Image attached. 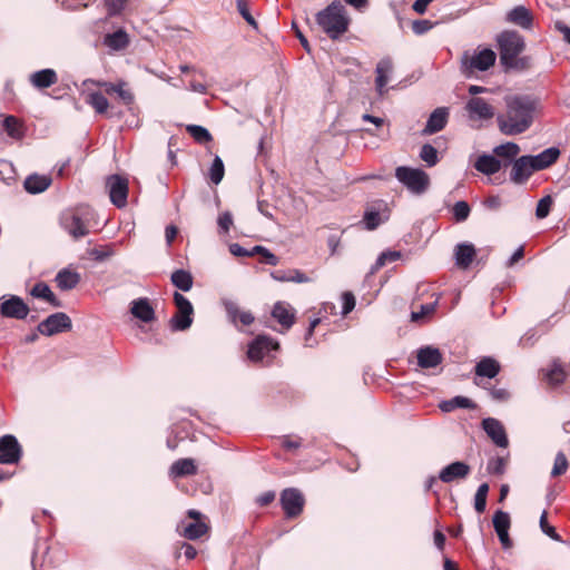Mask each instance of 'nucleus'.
I'll list each match as a JSON object with an SVG mask.
<instances>
[{
    "instance_id": "obj_1",
    "label": "nucleus",
    "mask_w": 570,
    "mask_h": 570,
    "mask_svg": "<svg viewBox=\"0 0 570 570\" xmlns=\"http://www.w3.org/2000/svg\"><path fill=\"white\" fill-rule=\"evenodd\" d=\"M537 99L528 95H515L505 99L507 110L497 117L500 131L515 136L527 131L533 124Z\"/></svg>"
},
{
    "instance_id": "obj_2",
    "label": "nucleus",
    "mask_w": 570,
    "mask_h": 570,
    "mask_svg": "<svg viewBox=\"0 0 570 570\" xmlns=\"http://www.w3.org/2000/svg\"><path fill=\"white\" fill-rule=\"evenodd\" d=\"M315 20L332 40H336L345 33L351 21L344 4L338 0L331 2L325 9L318 11Z\"/></svg>"
},
{
    "instance_id": "obj_3",
    "label": "nucleus",
    "mask_w": 570,
    "mask_h": 570,
    "mask_svg": "<svg viewBox=\"0 0 570 570\" xmlns=\"http://www.w3.org/2000/svg\"><path fill=\"white\" fill-rule=\"evenodd\" d=\"M500 62L505 68L517 67V58L524 49V39L518 31L505 30L498 38Z\"/></svg>"
},
{
    "instance_id": "obj_4",
    "label": "nucleus",
    "mask_w": 570,
    "mask_h": 570,
    "mask_svg": "<svg viewBox=\"0 0 570 570\" xmlns=\"http://www.w3.org/2000/svg\"><path fill=\"white\" fill-rule=\"evenodd\" d=\"M90 212L88 209L67 210L61 214V227L73 238L89 234Z\"/></svg>"
},
{
    "instance_id": "obj_5",
    "label": "nucleus",
    "mask_w": 570,
    "mask_h": 570,
    "mask_svg": "<svg viewBox=\"0 0 570 570\" xmlns=\"http://www.w3.org/2000/svg\"><path fill=\"white\" fill-rule=\"evenodd\" d=\"M395 177L411 193L416 195L425 193L430 185L429 175L419 168L400 166L395 169Z\"/></svg>"
},
{
    "instance_id": "obj_6",
    "label": "nucleus",
    "mask_w": 570,
    "mask_h": 570,
    "mask_svg": "<svg viewBox=\"0 0 570 570\" xmlns=\"http://www.w3.org/2000/svg\"><path fill=\"white\" fill-rule=\"evenodd\" d=\"M173 299L176 306V314L170 318V328L175 332L188 330L193 324L194 307L190 301L179 292H175Z\"/></svg>"
},
{
    "instance_id": "obj_7",
    "label": "nucleus",
    "mask_w": 570,
    "mask_h": 570,
    "mask_svg": "<svg viewBox=\"0 0 570 570\" xmlns=\"http://www.w3.org/2000/svg\"><path fill=\"white\" fill-rule=\"evenodd\" d=\"M278 348L279 344L277 341L268 335H258L248 344L247 357L250 362L254 363L263 362L265 358H269L267 361L269 363L274 357L272 352H276Z\"/></svg>"
},
{
    "instance_id": "obj_8",
    "label": "nucleus",
    "mask_w": 570,
    "mask_h": 570,
    "mask_svg": "<svg viewBox=\"0 0 570 570\" xmlns=\"http://www.w3.org/2000/svg\"><path fill=\"white\" fill-rule=\"evenodd\" d=\"M29 312V306L20 296L2 295L0 297V314L2 317L24 320Z\"/></svg>"
},
{
    "instance_id": "obj_9",
    "label": "nucleus",
    "mask_w": 570,
    "mask_h": 570,
    "mask_svg": "<svg viewBox=\"0 0 570 570\" xmlns=\"http://www.w3.org/2000/svg\"><path fill=\"white\" fill-rule=\"evenodd\" d=\"M72 323L70 317L63 313L58 312L49 315L37 326V331L45 336H52L62 332L70 331Z\"/></svg>"
},
{
    "instance_id": "obj_10",
    "label": "nucleus",
    "mask_w": 570,
    "mask_h": 570,
    "mask_svg": "<svg viewBox=\"0 0 570 570\" xmlns=\"http://www.w3.org/2000/svg\"><path fill=\"white\" fill-rule=\"evenodd\" d=\"M497 55L490 48H484L479 52L470 53L465 51L462 56V66L470 70L485 71L495 62Z\"/></svg>"
},
{
    "instance_id": "obj_11",
    "label": "nucleus",
    "mask_w": 570,
    "mask_h": 570,
    "mask_svg": "<svg viewBox=\"0 0 570 570\" xmlns=\"http://www.w3.org/2000/svg\"><path fill=\"white\" fill-rule=\"evenodd\" d=\"M281 505L288 519L298 517L303 512L304 497L296 488H287L281 493Z\"/></svg>"
},
{
    "instance_id": "obj_12",
    "label": "nucleus",
    "mask_w": 570,
    "mask_h": 570,
    "mask_svg": "<svg viewBox=\"0 0 570 570\" xmlns=\"http://www.w3.org/2000/svg\"><path fill=\"white\" fill-rule=\"evenodd\" d=\"M22 456V448L17 438L6 434L0 438V464H17Z\"/></svg>"
},
{
    "instance_id": "obj_13",
    "label": "nucleus",
    "mask_w": 570,
    "mask_h": 570,
    "mask_svg": "<svg viewBox=\"0 0 570 570\" xmlns=\"http://www.w3.org/2000/svg\"><path fill=\"white\" fill-rule=\"evenodd\" d=\"M110 202L118 208L127 205L128 180L119 175H111L107 179Z\"/></svg>"
},
{
    "instance_id": "obj_14",
    "label": "nucleus",
    "mask_w": 570,
    "mask_h": 570,
    "mask_svg": "<svg viewBox=\"0 0 570 570\" xmlns=\"http://www.w3.org/2000/svg\"><path fill=\"white\" fill-rule=\"evenodd\" d=\"M465 110L471 120H489L494 116V108L480 97H472L465 104Z\"/></svg>"
},
{
    "instance_id": "obj_15",
    "label": "nucleus",
    "mask_w": 570,
    "mask_h": 570,
    "mask_svg": "<svg viewBox=\"0 0 570 570\" xmlns=\"http://www.w3.org/2000/svg\"><path fill=\"white\" fill-rule=\"evenodd\" d=\"M471 466L463 461H454L442 468L439 472V480L443 483H452L468 478Z\"/></svg>"
},
{
    "instance_id": "obj_16",
    "label": "nucleus",
    "mask_w": 570,
    "mask_h": 570,
    "mask_svg": "<svg viewBox=\"0 0 570 570\" xmlns=\"http://www.w3.org/2000/svg\"><path fill=\"white\" fill-rule=\"evenodd\" d=\"M482 429L492 442L499 448H507L509 445L508 435L503 424L494 417H485L482 420Z\"/></svg>"
},
{
    "instance_id": "obj_17",
    "label": "nucleus",
    "mask_w": 570,
    "mask_h": 570,
    "mask_svg": "<svg viewBox=\"0 0 570 570\" xmlns=\"http://www.w3.org/2000/svg\"><path fill=\"white\" fill-rule=\"evenodd\" d=\"M530 160V167L534 171L543 170L553 165L559 156L560 149L558 147H549L538 155H527Z\"/></svg>"
},
{
    "instance_id": "obj_18",
    "label": "nucleus",
    "mask_w": 570,
    "mask_h": 570,
    "mask_svg": "<svg viewBox=\"0 0 570 570\" xmlns=\"http://www.w3.org/2000/svg\"><path fill=\"white\" fill-rule=\"evenodd\" d=\"M416 358L420 367L433 368L442 363L443 355L438 347L426 345L417 350Z\"/></svg>"
},
{
    "instance_id": "obj_19",
    "label": "nucleus",
    "mask_w": 570,
    "mask_h": 570,
    "mask_svg": "<svg viewBox=\"0 0 570 570\" xmlns=\"http://www.w3.org/2000/svg\"><path fill=\"white\" fill-rule=\"evenodd\" d=\"M511 164L510 180L517 185L524 184L534 173L530 167V160L527 155L514 159Z\"/></svg>"
},
{
    "instance_id": "obj_20",
    "label": "nucleus",
    "mask_w": 570,
    "mask_h": 570,
    "mask_svg": "<svg viewBox=\"0 0 570 570\" xmlns=\"http://www.w3.org/2000/svg\"><path fill=\"white\" fill-rule=\"evenodd\" d=\"M295 309L286 302H276L272 308V316L284 330H289L295 323Z\"/></svg>"
},
{
    "instance_id": "obj_21",
    "label": "nucleus",
    "mask_w": 570,
    "mask_h": 570,
    "mask_svg": "<svg viewBox=\"0 0 570 570\" xmlns=\"http://www.w3.org/2000/svg\"><path fill=\"white\" fill-rule=\"evenodd\" d=\"M449 108L439 107L434 109L428 118L423 134L433 135L441 131L448 124Z\"/></svg>"
},
{
    "instance_id": "obj_22",
    "label": "nucleus",
    "mask_w": 570,
    "mask_h": 570,
    "mask_svg": "<svg viewBox=\"0 0 570 570\" xmlns=\"http://www.w3.org/2000/svg\"><path fill=\"white\" fill-rule=\"evenodd\" d=\"M130 313L134 317L144 323H150L155 320V309L146 297H140L131 302Z\"/></svg>"
},
{
    "instance_id": "obj_23",
    "label": "nucleus",
    "mask_w": 570,
    "mask_h": 570,
    "mask_svg": "<svg viewBox=\"0 0 570 570\" xmlns=\"http://www.w3.org/2000/svg\"><path fill=\"white\" fill-rule=\"evenodd\" d=\"M505 20L523 29H530L532 27L533 16L527 7L517 6L507 13Z\"/></svg>"
},
{
    "instance_id": "obj_24",
    "label": "nucleus",
    "mask_w": 570,
    "mask_h": 570,
    "mask_svg": "<svg viewBox=\"0 0 570 570\" xmlns=\"http://www.w3.org/2000/svg\"><path fill=\"white\" fill-rule=\"evenodd\" d=\"M502 167V161L494 155L482 154L474 163V168L483 175L497 174Z\"/></svg>"
},
{
    "instance_id": "obj_25",
    "label": "nucleus",
    "mask_w": 570,
    "mask_h": 570,
    "mask_svg": "<svg viewBox=\"0 0 570 570\" xmlns=\"http://www.w3.org/2000/svg\"><path fill=\"white\" fill-rule=\"evenodd\" d=\"M392 70H393V62H392L391 58H389V57L381 59L376 65L375 87H376V90L380 96H382L385 92L384 88H385L386 83L389 82L387 76H389V73L392 72Z\"/></svg>"
},
{
    "instance_id": "obj_26",
    "label": "nucleus",
    "mask_w": 570,
    "mask_h": 570,
    "mask_svg": "<svg viewBox=\"0 0 570 570\" xmlns=\"http://www.w3.org/2000/svg\"><path fill=\"white\" fill-rule=\"evenodd\" d=\"M51 183V178L47 175L31 174L24 179L23 187L27 193L37 195L47 190Z\"/></svg>"
},
{
    "instance_id": "obj_27",
    "label": "nucleus",
    "mask_w": 570,
    "mask_h": 570,
    "mask_svg": "<svg viewBox=\"0 0 570 570\" xmlns=\"http://www.w3.org/2000/svg\"><path fill=\"white\" fill-rule=\"evenodd\" d=\"M224 307L229 321L236 324L237 321L244 326H248L254 322V315L248 311H240L238 305L233 301H224Z\"/></svg>"
},
{
    "instance_id": "obj_28",
    "label": "nucleus",
    "mask_w": 570,
    "mask_h": 570,
    "mask_svg": "<svg viewBox=\"0 0 570 570\" xmlns=\"http://www.w3.org/2000/svg\"><path fill=\"white\" fill-rule=\"evenodd\" d=\"M58 81L57 72L51 68L41 69L30 76V82L38 89H46Z\"/></svg>"
},
{
    "instance_id": "obj_29",
    "label": "nucleus",
    "mask_w": 570,
    "mask_h": 570,
    "mask_svg": "<svg viewBox=\"0 0 570 570\" xmlns=\"http://www.w3.org/2000/svg\"><path fill=\"white\" fill-rule=\"evenodd\" d=\"M500 364L491 356L482 357L475 365L474 372L476 376L493 379L500 372Z\"/></svg>"
},
{
    "instance_id": "obj_30",
    "label": "nucleus",
    "mask_w": 570,
    "mask_h": 570,
    "mask_svg": "<svg viewBox=\"0 0 570 570\" xmlns=\"http://www.w3.org/2000/svg\"><path fill=\"white\" fill-rule=\"evenodd\" d=\"M55 282L61 291H70L79 284L80 274L69 268H62L56 275Z\"/></svg>"
},
{
    "instance_id": "obj_31",
    "label": "nucleus",
    "mask_w": 570,
    "mask_h": 570,
    "mask_svg": "<svg viewBox=\"0 0 570 570\" xmlns=\"http://www.w3.org/2000/svg\"><path fill=\"white\" fill-rule=\"evenodd\" d=\"M454 255L455 264L461 268H468L475 256V248L470 243H461L456 245Z\"/></svg>"
},
{
    "instance_id": "obj_32",
    "label": "nucleus",
    "mask_w": 570,
    "mask_h": 570,
    "mask_svg": "<svg viewBox=\"0 0 570 570\" xmlns=\"http://www.w3.org/2000/svg\"><path fill=\"white\" fill-rule=\"evenodd\" d=\"M104 45L115 51L124 50L129 45V37L124 29H118L104 37Z\"/></svg>"
},
{
    "instance_id": "obj_33",
    "label": "nucleus",
    "mask_w": 570,
    "mask_h": 570,
    "mask_svg": "<svg viewBox=\"0 0 570 570\" xmlns=\"http://www.w3.org/2000/svg\"><path fill=\"white\" fill-rule=\"evenodd\" d=\"M197 471L194 460L191 459H179L175 461L169 470L170 475L175 478H181L193 475Z\"/></svg>"
},
{
    "instance_id": "obj_34",
    "label": "nucleus",
    "mask_w": 570,
    "mask_h": 570,
    "mask_svg": "<svg viewBox=\"0 0 570 570\" xmlns=\"http://www.w3.org/2000/svg\"><path fill=\"white\" fill-rule=\"evenodd\" d=\"M442 412L449 413L454 411L455 409H474L475 404L472 400L465 396H454L450 400L442 401L439 405Z\"/></svg>"
},
{
    "instance_id": "obj_35",
    "label": "nucleus",
    "mask_w": 570,
    "mask_h": 570,
    "mask_svg": "<svg viewBox=\"0 0 570 570\" xmlns=\"http://www.w3.org/2000/svg\"><path fill=\"white\" fill-rule=\"evenodd\" d=\"M30 295L36 298H42L55 307H60L61 304L52 293L51 288L45 282H38L30 291Z\"/></svg>"
},
{
    "instance_id": "obj_36",
    "label": "nucleus",
    "mask_w": 570,
    "mask_h": 570,
    "mask_svg": "<svg viewBox=\"0 0 570 570\" xmlns=\"http://www.w3.org/2000/svg\"><path fill=\"white\" fill-rule=\"evenodd\" d=\"M170 281L175 287L183 292H189L194 284L191 273L181 268L173 272Z\"/></svg>"
},
{
    "instance_id": "obj_37",
    "label": "nucleus",
    "mask_w": 570,
    "mask_h": 570,
    "mask_svg": "<svg viewBox=\"0 0 570 570\" xmlns=\"http://www.w3.org/2000/svg\"><path fill=\"white\" fill-rule=\"evenodd\" d=\"M519 153H520L519 145L515 142H512V141L501 144L493 148V154L497 156V158L500 157V158L508 159L509 164H511L514 159H517L515 157L518 156ZM505 165H508V163Z\"/></svg>"
},
{
    "instance_id": "obj_38",
    "label": "nucleus",
    "mask_w": 570,
    "mask_h": 570,
    "mask_svg": "<svg viewBox=\"0 0 570 570\" xmlns=\"http://www.w3.org/2000/svg\"><path fill=\"white\" fill-rule=\"evenodd\" d=\"M3 128L9 137L13 139H21L24 136V130L21 121L14 116H7L3 119Z\"/></svg>"
},
{
    "instance_id": "obj_39",
    "label": "nucleus",
    "mask_w": 570,
    "mask_h": 570,
    "mask_svg": "<svg viewBox=\"0 0 570 570\" xmlns=\"http://www.w3.org/2000/svg\"><path fill=\"white\" fill-rule=\"evenodd\" d=\"M87 104L90 105L97 114H106L109 108L108 99L100 92L95 91L88 95Z\"/></svg>"
},
{
    "instance_id": "obj_40",
    "label": "nucleus",
    "mask_w": 570,
    "mask_h": 570,
    "mask_svg": "<svg viewBox=\"0 0 570 570\" xmlns=\"http://www.w3.org/2000/svg\"><path fill=\"white\" fill-rule=\"evenodd\" d=\"M401 257V252L399 250H385L382 252L376 258L375 263L372 265L370 273L374 274L380 268L385 266L387 263L396 262Z\"/></svg>"
},
{
    "instance_id": "obj_41",
    "label": "nucleus",
    "mask_w": 570,
    "mask_h": 570,
    "mask_svg": "<svg viewBox=\"0 0 570 570\" xmlns=\"http://www.w3.org/2000/svg\"><path fill=\"white\" fill-rule=\"evenodd\" d=\"M186 130L198 144H206L213 139L208 129L200 125H188Z\"/></svg>"
},
{
    "instance_id": "obj_42",
    "label": "nucleus",
    "mask_w": 570,
    "mask_h": 570,
    "mask_svg": "<svg viewBox=\"0 0 570 570\" xmlns=\"http://www.w3.org/2000/svg\"><path fill=\"white\" fill-rule=\"evenodd\" d=\"M492 522L497 533L509 531L511 524L509 513L502 510L494 512Z\"/></svg>"
},
{
    "instance_id": "obj_43",
    "label": "nucleus",
    "mask_w": 570,
    "mask_h": 570,
    "mask_svg": "<svg viewBox=\"0 0 570 570\" xmlns=\"http://www.w3.org/2000/svg\"><path fill=\"white\" fill-rule=\"evenodd\" d=\"M224 174H225L224 163L219 156H215L213 164L209 168L210 181L214 185H218L223 180Z\"/></svg>"
},
{
    "instance_id": "obj_44",
    "label": "nucleus",
    "mask_w": 570,
    "mask_h": 570,
    "mask_svg": "<svg viewBox=\"0 0 570 570\" xmlns=\"http://www.w3.org/2000/svg\"><path fill=\"white\" fill-rule=\"evenodd\" d=\"M384 205L383 202L379 203L377 208H367L364 213V223L368 230L375 229L381 224L380 207Z\"/></svg>"
},
{
    "instance_id": "obj_45",
    "label": "nucleus",
    "mask_w": 570,
    "mask_h": 570,
    "mask_svg": "<svg viewBox=\"0 0 570 570\" xmlns=\"http://www.w3.org/2000/svg\"><path fill=\"white\" fill-rule=\"evenodd\" d=\"M420 158L426 163L429 167L435 166L439 163L436 148L431 144H424L420 150Z\"/></svg>"
},
{
    "instance_id": "obj_46",
    "label": "nucleus",
    "mask_w": 570,
    "mask_h": 570,
    "mask_svg": "<svg viewBox=\"0 0 570 570\" xmlns=\"http://www.w3.org/2000/svg\"><path fill=\"white\" fill-rule=\"evenodd\" d=\"M207 525L203 522L189 523L184 530V537L189 540H197L207 532Z\"/></svg>"
},
{
    "instance_id": "obj_47",
    "label": "nucleus",
    "mask_w": 570,
    "mask_h": 570,
    "mask_svg": "<svg viewBox=\"0 0 570 570\" xmlns=\"http://www.w3.org/2000/svg\"><path fill=\"white\" fill-rule=\"evenodd\" d=\"M116 92L118 97L126 104L131 105L134 102V95L131 91L124 88V83H109V87L107 88V92Z\"/></svg>"
},
{
    "instance_id": "obj_48",
    "label": "nucleus",
    "mask_w": 570,
    "mask_h": 570,
    "mask_svg": "<svg viewBox=\"0 0 570 570\" xmlns=\"http://www.w3.org/2000/svg\"><path fill=\"white\" fill-rule=\"evenodd\" d=\"M470 212V205L465 200L456 202L452 208L456 222H464L469 217Z\"/></svg>"
},
{
    "instance_id": "obj_49",
    "label": "nucleus",
    "mask_w": 570,
    "mask_h": 570,
    "mask_svg": "<svg viewBox=\"0 0 570 570\" xmlns=\"http://www.w3.org/2000/svg\"><path fill=\"white\" fill-rule=\"evenodd\" d=\"M568 469V460L563 452H558L554 458L553 468L551 470V476L556 478L563 474Z\"/></svg>"
},
{
    "instance_id": "obj_50",
    "label": "nucleus",
    "mask_w": 570,
    "mask_h": 570,
    "mask_svg": "<svg viewBox=\"0 0 570 570\" xmlns=\"http://www.w3.org/2000/svg\"><path fill=\"white\" fill-rule=\"evenodd\" d=\"M553 204V199L550 195H547L544 197H542L539 202H538V205H537V208H535V216L539 218V219H542V218H546L550 210H551V206Z\"/></svg>"
},
{
    "instance_id": "obj_51",
    "label": "nucleus",
    "mask_w": 570,
    "mask_h": 570,
    "mask_svg": "<svg viewBox=\"0 0 570 570\" xmlns=\"http://www.w3.org/2000/svg\"><path fill=\"white\" fill-rule=\"evenodd\" d=\"M236 6H237V10H238L239 14L245 19V21L249 26L257 28V22L254 19V17L252 16V13L249 12L247 3L244 0H236Z\"/></svg>"
},
{
    "instance_id": "obj_52",
    "label": "nucleus",
    "mask_w": 570,
    "mask_h": 570,
    "mask_svg": "<svg viewBox=\"0 0 570 570\" xmlns=\"http://www.w3.org/2000/svg\"><path fill=\"white\" fill-rule=\"evenodd\" d=\"M115 254V250L111 245H107L102 248H94L90 252L91 257L97 262H104L111 257Z\"/></svg>"
},
{
    "instance_id": "obj_53",
    "label": "nucleus",
    "mask_w": 570,
    "mask_h": 570,
    "mask_svg": "<svg viewBox=\"0 0 570 570\" xmlns=\"http://www.w3.org/2000/svg\"><path fill=\"white\" fill-rule=\"evenodd\" d=\"M220 234H227L233 225V215L230 212L222 213L217 218Z\"/></svg>"
},
{
    "instance_id": "obj_54",
    "label": "nucleus",
    "mask_w": 570,
    "mask_h": 570,
    "mask_svg": "<svg viewBox=\"0 0 570 570\" xmlns=\"http://www.w3.org/2000/svg\"><path fill=\"white\" fill-rule=\"evenodd\" d=\"M547 379L552 385H560L566 380V373L560 366H554L547 374Z\"/></svg>"
},
{
    "instance_id": "obj_55",
    "label": "nucleus",
    "mask_w": 570,
    "mask_h": 570,
    "mask_svg": "<svg viewBox=\"0 0 570 570\" xmlns=\"http://www.w3.org/2000/svg\"><path fill=\"white\" fill-rule=\"evenodd\" d=\"M434 26L435 23L430 20H414L412 22V30L415 35L422 36L430 31Z\"/></svg>"
},
{
    "instance_id": "obj_56",
    "label": "nucleus",
    "mask_w": 570,
    "mask_h": 570,
    "mask_svg": "<svg viewBox=\"0 0 570 570\" xmlns=\"http://www.w3.org/2000/svg\"><path fill=\"white\" fill-rule=\"evenodd\" d=\"M488 470L492 474L501 475L505 470V460L504 458L498 456L489 461Z\"/></svg>"
},
{
    "instance_id": "obj_57",
    "label": "nucleus",
    "mask_w": 570,
    "mask_h": 570,
    "mask_svg": "<svg viewBox=\"0 0 570 570\" xmlns=\"http://www.w3.org/2000/svg\"><path fill=\"white\" fill-rule=\"evenodd\" d=\"M540 528L544 534L550 537L552 540L560 541V537L557 533L556 529L552 525H549L547 522V512L543 511V513L540 517Z\"/></svg>"
},
{
    "instance_id": "obj_58",
    "label": "nucleus",
    "mask_w": 570,
    "mask_h": 570,
    "mask_svg": "<svg viewBox=\"0 0 570 570\" xmlns=\"http://www.w3.org/2000/svg\"><path fill=\"white\" fill-rule=\"evenodd\" d=\"M126 2L127 0H105L108 16L119 14L124 10Z\"/></svg>"
},
{
    "instance_id": "obj_59",
    "label": "nucleus",
    "mask_w": 570,
    "mask_h": 570,
    "mask_svg": "<svg viewBox=\"0 0 570 570\" xmlns=\"http://www.w3.org/2000/svg\"><path fill=\"white\" fill-rule=\"evenodd\" d=\"M342 301H343L342 314L347 315L355 307V297L351 292H345L342 295Z\"/></svg>"
},
{
    "instance_id": "obj_60",
    "label": "nucleus",
    "mask_w": 570,
    "mask_h": 570,
    "mask_svg": "<svg viewBox=\"0 0 570 570\" xmlns=\"http://www.w3.org/2000/svg\"><path fill=\"white\" fill-rule=\"evenodd\" d=\"M435 305H436L435 303L421 305L420 312H412L411 320L413 322H416V321L421 320L423 316L432 314L435 309Z\"/></svg>"
},
{
    "instance_id": "obj_61",
    "label": "nucleus",
    "mask_w": 570,
    "mask_h": 570,
    "mask_svg": "<svg viewBox=\"0 0 570 570\" xmlns=\"http://www.w3.org/2000/svg\"><path fill=\"white\" fill-rule=\"evenodd\" d=\"M489 394L499 402H505L510 399V392L504 387H492L489 390Z\"/></svg>"
},
{
    "instance_id": "obj_62",
    "label": "nucleus",
    "mask_w": 570,
    "mask_h": 570,
    "mask_svg": "<svg viewBox=\"0 0 570 570\" xmlns=\"http://www.w3.org/2000/svg\"><path fill=\"white\" fill-rule=\"evenodd\" d=\"M301 444H302L301 438L292 439L291 436H284L282 440V446L287 451L296 450L301 446Z\"/></svg>"
},
{
    "instance_id": "obj_63",
    "label": "nucleus",
    "mask_w": 570,
    "mask_h": 570,
    "mask_svg": "<svg viewBox=\"0 0 570 570\" xmlns=\"http://www.w3.org/2000/svg\"><path fill=\"white\" fill-rule=\"evenodd\" d=\"M289 273H291V282H293V283L302 284V283L309 282V278L306 276V274L299 269L289 268Z\"/></svg>"
},
{
    "instance_id": "obj_64",
    "label": "nucleus",
    "mask_w": 570,
    "mask_h": 570,
    "mask_svg": "<svg viewBox=\"0 0 570 570\" xmlns=\"http://www.w3.org/2000/svg\"><path fill=\"white\" fill-rule=\"evenodd\" d=\"M274 500H275V492L266 491V492L262 493L259 497H257L256 503L261 507H265V505H268L269 503H272Z\"/></svg>"
}]
</instances>
